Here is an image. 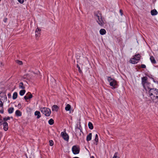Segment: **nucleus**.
Masks as SVG:
<instances>
[{
    "label": "nucleus",
    "instance_id": "obj_26",
    "mask_svg": "<svg viewBox=\"0 0 158 158\" xmlns=\"http://www.w3.org/2000/svg\"><path fill=\"white\" fill-rule=\"evenodd\" d=\"M19 87L20 88L23 89H24L25 88L24 86L23 85V83L22 82H21L19 83Z\"/></svg>",
    "mask_w": 158,
    "mask_h": 158
},
{
    "label": "nucleus",
    "instance_id": "obj_29",
    "mask_svg": "<svg viewBox=\"0 0 158 158\" xmlns=\"http://www.w3.org/2000/svg\"><path fill=\"white\" fill-rule=\"evenodd\" d=\"M48 123L50 125H52L54 123V121L52 118L50 119L49 121H48Z\"/></svg>",
    "mask_w": 158,
    "mask_h": 158
},
{
    "label": "nucleus",
    "instance_id": "obj_1",
    "mask_svg": "<svg viewBox=\"0 0 158 158\" xmlns=\"http://www.w3.org/2000/svg\"><path fill=\"white\" fill-rule=\"evenodd\" d=\"M150 97L154 102L158 104V89L156 88H151L149 92Z\"/></svg>",
    "mask_w": 158,
    "mask_h": 158
},
{
    "label": "nucleus",
    "instance_id": "obj_23",
    "mask_svg": "<svg viewBox=\"0 0 158 158\" xmlns=\"http://www.w3.org/2000/svg\"><path fill=\"white\" fill-rule=\"evenodd\" d=\"M94 141L95 142L94 143L97 145V143L98 142V136L97 134H96L95 135V137L94 139Z\"/></svg>",
    "mask_w": 158,
    "mask_h": 158
},
{
    "label": "nucleus",
    "instance_id": "obj_17",
    "mask_svg": "<svg viewBox=\"0 0 158 158\" xmlns=\"http://www.w3.org/2000/svg\"><path fill=\"white\" fill-rule=\"evenodd\" d=\"M151 13L152 15H155L158 14L157 10L155 9L152 10L151 11Z\"/></svg>",
    "mask_w": 158,
    "mask_h": 158
},
{
    "label": "nucleus",
    "instance_id": "obj_39",
    "mask_svg": "<svg viewBox=\"0 0 158 158\" xmlns=\"http://www.w3.org/2000/svg\"><path fill=\"white\" fill-rule=\"evenodd\" d=\"M119 12L121 14V15L122 16L123 15L122 10H120Z\"/></svg>",
    "mask_w": 158,
    "mask_h": 158
},
{
    "label": "nucleus",
    "instance_id": "obj_46",
    "mask_svg": "<svg viewBox=\"0 0 158 158\" xmlns=\"http://www.w3.org/2000/svg\"><path fill=\"white\" fill-rule=\"evenodd\" d=\"M1 0H0V2L1 1Z\"/></svg>",
    "mask_w": 158,
    "mask_h": 158
},
{
    "label": "nucleus",
    "instance_id": "obj_8",
    "mask_svg": "<svg viewBox=\"0 0 158 158\" xmlns=\"http://www.w3.org/2000/svg\"><path fill=\"white\" fill-rule=\"evenodd\" d=\"M40 31L41 30L40 29L38 28L36 29L35 31V35L36 38L37 37L38 38L40 36Z\"/></svg>",
    "mask_w": 158,
    "mask_h": 158
},
{
    "label": "nucleus",
    "instance_id": "obj_31",
    "mask_svg": "<svg viewBox=\"0 0 158 158\" xmlns=\"http://www.w3.org/2000/svg\"><path fill=\"white\" fill-rule=\"evenodd\" d=\"M19 65H21L23 64V62L19 60H16L15 61Z\"/></svg>",
    "mask_w": 158,
    "mask_h": 158
},
{
    "label": "nucleus",
    "instance_id": "obj_16",
    "mask_svg": "<svg viewBox=\"0 0 158 158\" xmlns=\"http://www.w3.org/2000/svg\"><path fill=\"white\" fill-rule=\"evenodd\" d=\"M100 34L102 35H105L106 33V30L102 28L100 29L99 31Z\"/></svg>",
    "mask_w": 158,
    "mask_h": 158
},
{
    "label": "nucleus",
    "instance_id": "obj_38",
    "mask_svg": "<svg viewBox=\"0 0 158 158\" xmlns=\"http://www.w3.org/2000/svg\"><path fill=\"white\" fill-rule=\"evenodd\" d=\"M18 1L21 3H23L24 2V0H18Z\"/></svg>",
    "mask_w": 158,
    "mask_h": 158
},
{
    "label": "nucleus",
    "instance_id": "obj_4",
    "mask_svg": "<svg viewBox=\"0 0 158 158\" xmlns=\"http://www.w3.org/2000/svg\"><path fill=\"white\" fill-rule=\"evenodd\" d=\"M40 110L43 114L46 116H49L51 113L50 110L47 108H41L40 109Z\"/></svg>",
    "mask_w": 158,
    "mask_h": 158
},
{
    "label": "nucleus",
    "instance_id": "obj_13",
    "mask_svg": "<svg viewBox=\"0 0 158 158\" xmlns=\"http://www.w3.org/2000/svg\"><path fill=\"white\" fill-rule=\"evenodd\" d=\"M72 151L73 153L74 154H78L80 152L79 149H72Z\"/></svg>",
    "mask_w": 158,
    "mask_h": 158
},
{
    "label": "nucleus",
    "instance_id": "obj_6",
    "mask_svg": "<svg viewBox=\"0 0 158 158\" xmlns=\"http://www.w3.org/2000/svg\"><path fill=\"white\" fill-rule=\"evenodd\" d=\"M142 84L143 87H145L149 83L148 81V78L146 77H143L141 78Z\"/></svg>",
    "mask_w": 158,
    "mask_h": 158
},
{
    "label": "nucleus",
    "instance_id": "obj_33",
    "mask_svg": "<svg viewBox=\"0 0 158 158\" xmlns=\"http://www.w3.org/2000/svg\"><path fill=\"white\" fill-rule=\"evenodd\" d=\"M77 67L78 68V71H79V73H81L82 72V71L81 70L80 67L78 64H77Z\"/></svg>",
    "mask_w": 158,
    "mask_h": 158
},
{
    "label": "nucleus",
    "instance_id": "obj_34",
    "mask_svg": "<svg viewBox=\"0 0 158 158\" xmlns=\"http://www.w3.org/2000/svg\"><path fill=\"white\" fill-rule=\"evenodd\" d=\"M10 119V118L9 117H5L3 118V120L4 121H6L7 120H9Z\"/></svg>",
    "mask_w": 158,
    "mask_h": 158
},
{
    "label": "nucleus",
    "instance_id": "obj_41",
    "mask_svg": "<svg viewBox=\"0 0 158 158\" xmlns=\"http://www.w3.org/2000/svg\"><path fill=\"white\" fill-rule=\"evenodd\" d=\"M2 125V122H0V126Z\"/></svg>",
    "mask_w": 158,
    "mask_h": 158
},
{
    "label": "nucleus",
    "instance_id": "obj_3",
    "mask_svg": "<svg viewBox=\"0 0 158 158\" xmlns=\"http://www.w3.org/2000/svg\"><path fill=\"white\" fill-rule=\"evenodd\" d=\"M107 80L110 83V85L112 87V89H115L117 87V81L110 77H107Z\"/></svg>",
    "mask_w": 158,
    "mask_h": 158
},
{
    "label": "nucleus",
    "instance_id": "obj_2",
    "mask_svg": "<svg viewBox=\"0 0 158 158\" xmlns=\"http://www.w3.org/2000/svg\"><path fill=\"white\" fill-rule=\"evenodd\" d=\"M94 15L96 16V18L98 19L97 22L98 24L101 26H103L104 22L102 18L101 13L99 11H98L94 13Z\"/></svg>",
    "mask_w": 158,
    "mask_h": 158
},
{
    "label": "nucleus",
    "instance_id": "obj_10",
    "mask_svg": "<svg viewBox=\"0 0 158 158\" xmlns=\"http://www.w3.org/2000/svg\"><path fill=\"white\" fill-rule=\"evenodd\" d=\"M0 96H2L1 98L0 99V100L2 102H4L6 101L7 99V97L6 95L5 94H3L0 95Z\"/></svg>",
    "mask_w": 158,
    "mask_h": 158
},
{
    "label": "nucleus",
    "instance_id": "obj_43",
    "mask_svg": "<svg viewBox=\"0 0 158 158\" xmlns=\"http://www.w3.org/2000/svg\"><path fill=\"white\" fill-rule=\"evenodd\" d=\"M152 79L153 80L154 82H155V80H154V79L153 78H152Z\"/></svg>",
    "mask_w": 158,
    "mask_h": 158
},
{
    "label": "nucleus",
    "instance_id": "obj_40",
    "mask_svg": "<svg viewBox=\"0 0 158 158\" xmlns=\"http://www.w3.org/2000/svg\"><path fill=\"white\" fill-rule=\"evenodd\" d=\"M7 19L6 18H5L4 20H3V21L5 23H6L7 21Z\"/></svg>",
    "mask_w": 158,
    "mask_h": 158
},
{
    "label": "nucleus",
    "instance_id": "obj_21",
    "mask_svg": "<svg viewBox=\"0 0 158 158\" xmlns=\"http://www.w3.org/2000/svg\"><path fill=\"white\" fill-rule=\"evenodd\" d=\"M14 110V108L13 107H10L8 109V111L9 114L12 113Z\"/></svg>",
    "mask_w": 158,
    "mask_h": 158
},
{
    "label": "nucleus",
    "instance_id": "obj_5",
    "mask_svg": "<svg viewBox=\"0 0 158 158\" xmlns=\"http://www.w3.org/2000/svg\"><path fill=\"white\" fill-rule=\"evenodd\" d=\"M61 135L64 140L68 141L69 139V136L68 134L66 133L65 131L62 132L61 133Z\"/></svg>",
    "mask_w": 158,
    "mask_h": 158
},
{
    "label": "nucleus",
    "instance_id": "obj_11",
    "mask_svg": "<svg viewBox=\"0 0 158 158\" xmlns=\"http://www.w3.org/2000/svg\"><path fill=\"white\" fill-rule=\"evenodd\" d=\"M130 61L131 63L135 64L138 62V60L136 59L135 57H134L133 58L131 59Z\"/></svg>",
    "mask_w": 158,
    "mask_h": 158
},
{
    "label": "nucleus",
    "instance_id": "obj_20",
    "mask_svg": "<svg viewBox=\"0 0 158 158\" xmlns=\"http://www.w3.org/2000/svg\"><path fill=\"white\" fill-rule=\"evenodd\" d=\"M35 115L37 116V118H39L41 117L40 112L39 111H36L35 113Z\"/></svg>",
    "mask_w": 158,
    "mask_h": 158
},
{
    "label": "nucleus",
    "instance_id": "obj_44",
    "mask_svg": "<svg viewBox=\"0 0 158 158\" xmlns=\"http://www.w3.org/2000/svg\"><path fill=\"white\" fill-rule=\"evenodd\" d=\"M20 105H21V104L19 103V104L18 106H20Z\"/></svg>",
    "mask_w": 158,
    "mask_h": 158
},
{
    "label": "nucleus",
    "instance_id": "obj_27",
    "mask_svg": "<svg viewBox=\"0 0 158 158\" xmlns=\"http://www.w3.org/2000/svg\"><path fill=\"white\" fill-rule=\"evenodd\" d=\"M150 85V83H148V84L145 87H143L144 88L146 89V90H147V91L148 90L149 91L150 89H151L149 87Z\"/></svg>",
    "mask_w": 158,
    "mask_h": 158
},
{
    "label": "nucleus",
    "instance_id": "obj_12",
    "mask_svg": "<svg viewBox=\"0 0 158 158\" xmlns=\"http://www.w3.org/2000/svg\"><path fill=\"white\" fill-rule=\"evenodd\" d=\"M3 102L0 100V113H3L4 112L3 109Z\"/></svg>",
    "mask_w": 158,
    "mask_h": 158
},
{
    "label": "nucleus",
    "instance_id": "obj_45",
    "mask_svg": "<svg viewBox=\"0 0 158 158\" xmlns=\"http://www.w3.org/2000/svg\"><path fill=\"white\" fill-rule=\"evenodd\" d=\"M20 105H21V104L19 103V104L18 106H20Z\"/></svg>",
    "mask_w": 158,
    "mask_h": 158
},
{
    "label": "nucleus",
    "instance_id": "obj_42",
    "mask_svg": "<svg viewBox=\"0 0 158 158\" xmlns=\"http://www.w3.org/2000/svg\"><path fill=\"white\" fill-rule=\"evenodd\" d=\"M90 158H94V157L93 156H91Z\"/></svg>",
    "mask_w": 158,
    "mask_h": 158
},
{
    "label": "nucleus",
    "instance_id": "obj_15",
    "mask_svg": "<svg viewBox=\"0 0 158 158\" xmlns=\"http://www.w3.org/2000/svg\"><path fill=\"white\" fill-rule=\"evenodd\" d=\"M92 134L91 133H89L87 136L86 140L87 141L90 140L92 138Z\"/></svg>",
    "mask_w": 158,
    "mask_h": 158
},
{
    "label": "nucleus",
    "instance_id": "obj_28",
    "mask_svg": "<svg viewBox=\"0 0 158 158\" xmlns=\"http://www.w3.org/2000/svg\"><path fill=\"white\" fill-rule=\"evenodd\" d=\"M25 90L24 89L21 90L19 92V94L21 96H23L25 92Z\"/></svg>",
    "mask_w": 158,
    "mask_h": 158
},
{
    "label": "nucleus",
    "instance_id": "obj_35",
    "mask_svg": "<svg viewBox=\"0 0 158 158\" xmlns=\"http://www.w3.org/2000/svg\"><path fill=\"white\" fill-rule=\"evenodd\" d=\"M49 144L50 146H52L54 144L52 140H50L49 141Z\"/></svg>",
    "mask_w": 158,
    "mask_h": 158
},
{
    "label": "nucleus",
    "instance_id": "obj_24",
    "mask_svg": "<svg viewBox=\"0 0 158 158\" xmlns=\"http://www.w3.org/2000/svg\"><path fill=\"white\" fill-rule=\"evenodd\" d=\"M71 107V106L69 104H67L65 107V110L66 111H70Z\"/></svg>",
    "mask_w": 158,
    "mask_h": 158
},
{
    "label": "nucleus",
    "instance_id": "obj_9",
    "mask_svg": "<svg viewBox=\"0 0 158 158\" xmlns=\"http://www.w3.org/2000/svg\"><path fill=\"white\" fill-rule=\"evenodd\" d=\"M2 124L3 126V129L5 131H7L8 130V124L6 122H4Z\"/></svg>",
    "mask_w": 158,
    "mask_h": 158
},
{
    "label": "nucleus",
    "instance_id": "obj_36",
    "mask_svg": "<svg viewBox=\"0 0 158 158\" xmlns=\"http://www.w3.org/2000/svg\"><path fill=\"white\" fill-rule=\"evenodd\" d=\"M79 148V147L78 146H77V145H74L73 146L72 148Z\"/></svg>",
    "mask_w": 158,
    "mask_h": 158
},
{
    "label": "nucleus",
    "instance_id": "obj_14",
    "mask_svg": "<svg viewBox=\"0 0 158 158\" xmlns=\"http://www.w3.org/2000/svg\"><path fill=\"white\" fill-rule=\"evenodd\" d=\"M15 114L17 116L19 117L22 115V112L19 110H17L15 112Z\"/></svg>",
    "mask_w": 158,
    "mask_h": 158
},
{
    "label": "nucleus",
    "instance_id": "obj_18",
    "mask_svg": "<svg viewBox=\"0 0 158 158\" xmlns=\"http://www.w3.org/2000/svg\"><path fill=\"white\" fill-rule=\"evenodd\" d=\"M150 60L152 64H155L156 63V61L155 60L154 57L152 56H151L150 57Z\"/></svg>",
    "mask_w": 158,
    "mask_h": 158
},
{
    "label": "nucleus",
    "instance_id": "obj_32",
    "mask_svg": "<svg viewBox=\"0 0 158 158\" xmlns=\"http://www.w3.org/2000/svg\"><path fill=\"white\" fill-rule=\"evenodd\" d=\"M113 158H119L118 156V152H116L115 153Z\"/></svg>",
    "mask_w": 158,
    "mask_h": 158
},
{
    "label": "nucleus",
    "instance_id": "obj_25",
    "mask_svg": "<svg viewBox=\"0 0 158 158\" xmlns=\"http://www.w3.org/2000/svg\"><path fill=\"white\" fill-rule=\"evenodd\" d=\"M17 96H18L17 93L16 92H14L13 93V96H12L13 99H16L17 98Z\"/></svg>",
    "mask_w": 158,
    "mask_h": 158
},
{
    "label": "nucleus",
    "instance_id": "obj_22",
    "mask_svg": "<svg viewBox=\"0 0 158 158\" xmlns=\"http://www.w3.org/2000/svg\"><path fill=\"white\" fill-rule=\"evenodd\" d=\"M88 126L89 128L90 129L92 130L93 129L94 127H93L92 123L91 122H89L88 123Z\"/></svg>",
    "mask_w": 158,
    "mask_h": 158
},
{
    "label": "nucleus",
    "instance_id": "obj_30",
    "mask_svg": "<svg viewBox=\"0 0 158 158\" xmlns=\"http://www.w3.org/2000/svg\"><path fill=\"white\" fill-rule=\"evenodd\" d=\"M134 57H135L138 60H139L140 57V56L139 54L135 55Z\"/></svg>",
    "mask_w": 158,
    "mask_h": 158
},
{
    "label": "nucleus",
    "instance_id": "obj_37",
    "mask_svg": "<svg viewBox=\"0 0 158 158\" xmlns=\"http://www.w3.org/2000/svg\"><path fill=\"white\" fill-rule=\"evenodd\" d=\"M141 67L142 68H145L146 67V65L144 64H142L141 65Z\"/></svg>",
    "mask_w": 158,
    "mask_h": 158
},
{
    "label": "nucleus",
    "instance_id": "obj_19",
    "mask_svg": "<svg viewBox=\"0 0 158 158\" xmlns=\"http://www.w3.org/2000/svg\"><path fill=\"white\" fill-rule=\"evenodd\" d=\"M58 107L56 105H53L52 107V111H58Z\"/></svg>",
    "mask_w": 158,
    "mask_h": 158
},
{
    "label": "nucleus",
    "instance_id": "obj_7",
    "mask_svg": "<svg viewBox=\"0 0 158 158\" xmlns=\"http://www.w3.org/2000/svg\"><path fill=\"white\" fill-rule=\"evenodd\" d=\"M33 97L32 95L30 92H28L26 95L24 96V98L26 100L28 99H30Z\"/></svg>",
    "mask_w": 158,
    "mask_h": 158
}]
</instances>
